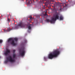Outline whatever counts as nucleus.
Returning <instances> with one entry per match:
<instances>
[{"label":"nucleus","mask_w":75,"mask_h":75,"mask_svg":"<svg viewBox=\"0 0 75 75\" xmlns=\"http://www.w3.org/2000/svg\"><path fill=\"white\" fill-rule=\"evenodd\" d=\"M14 40L16 42H17L18 41V38H15L14 39Z\"/></svg>","instance_id":"nucleus-11"},{"label":"nucleus","mask_w":75,"mask_h":75,"mask_svg":"<svg viewBox=\"0 0 75 75\" xmlns=\"http://www.w3.org/2000/svg\"><path fill=\"white\" fill-rule=\"evenodd\" d=\"M30 19H32L33 18L31 17H30Z\"/></svg>","instance_id":"nucleus-17"},{"label":"nucleus","mask_w":75,"mask_h":75,"mask_svg":"<svg viewBox=\"0 0 75 75\" xmlns=\"http://www.w3.org/2000/svg\"><path fill=\"white\" fill-rule=\"evenodd\" d=\"M62 10V8H60V11H61Z\"/></svg>","instance_id":"nucleus-20"},{"label":"nucleus","mask_w":75,"mask_h":75,"mask_svg":"<svg viewBox=\"0 0 75 75\" xmlns=\"http://www.w3.org/2000/svg\"><path fill=\"white\" fill-rule=\"evenodd\" d=\"M16 51V50H13V54H15V53Z\"/></svg>","instance_id":"nucleus-14"},{"label":"nucleus","mask_w":75,"mask_h":75,"mask_svg":"<svg viewBox=\"0 0 75 75\" xmlns=\"http://www.w3.org/2000/svg\"><path fill=\"white\" fill-rule=\"evenodd\" d=\"M18 26L20 27H25V24L23 23H19L18 25Z\"/></svg>","instance_id":"nucleus-7"},{"label":"nucleus","mask_w":75,"mask_h":75,"mask_svg":"<svg viewBox=\"0 0 75 75\" xmlns=\"http://www.w3.org/2000/svg\"><path fill=\"white\" fill-rule=\"evenodd\" d=\"M2 42V40H0V43H1Z\"/></svg>","instance_id":"nucleus-15"},{"label":"nucleus","mask_w":75,"mask_h":75,"mask_svg":"<svg viewBox=\"0 0 75 75\" xmlns=\"http://www.w3.org/2000/svg\"><path fill=\"white\" fill-rule=\"evenodd\" d=\"M43 15H44V16H48L47 15V13H46V12L45 13V14H44V13H43Z\"/></svg>","instance_id":"nucleus-12"},{"label":"nucleus","mask_w":75,"mask_h":75,"mask_svg":"<svg viewBox=\"0 0 75 75\" xmlns=\"http://www.w3.org/2000/svg\"><path fill=\"white\" fill-rule=\"evenodd\" d=\"M24 43H22L21 44V45H23V47L21 49L19 50V54L21 56L23 57L25 54L26 52L25 48L24 47L25 45V43L27 42V41L26 40H24Z\"/></svg>","instance_id":"nucleus-2"},{"label":"nucleus","mask_w":75,"mask_h":75,"mask_svg":"<svg viewBox=\"0 0 75 75\" xmlns=\"http://www.w3.org/2000/svg\"><path fill=\"white\" fill-rule=\"evenodd\" d=\"M28 4H30V2H29L28 3Z\"/></svg>","instance_id":"nucleus-21"},{"label":"nucleus","mask_w":75,"mask_h":75,"mask_svg":"<svg viewBox=\"0 0 75 75\" xmlns=\"http://www.w3.org/2000/svg\"><path fill=\"white\" fill-rule=\"evenodd\" d=\"M44 59H45V60H47V58H46V57H44Z\"/></svg>","instance_id":"nucleus-16"},{"label":"nucleus","mask_w":75,"mask_h":75,"mask_svg":"<svg viewBox=\"0 0 75 75\" xmlns=\"http://www.w3.org/2000/svg\"><path fill=\"white\" fill-rule=\"evenodd\" d=\"M8 42L10 43L12 45L16 46L17 45V44L15 43L14 40L13 38H9L8 41Z\"/></svg>","instance_id":"nucleus-5"},{"label":"nucleus","mask_w":75,"mask_h":75,"mask_svg":"<svg viewBox=\"0 0 75 75\" xmlns=\"http://www.w3.org/2000/svg\"><path fill=\"white\" fill-rule=\"evenodd\" d=\"M7 21H8V22H10V19H9L8 18Z\"/></svg>","instance_id":"nucleus-13"},{"label":"nucleus","mask_w":75,"mask_h":75,"mask_svg":"<svg viewBox=\"0 0 75 75\" xmlns=\"http://www.w3.org/2000/svg\"><path fill=\"white\" fill-rule=\"evenodd\" d=\"M59 19V15L58 14H56L54 16V18L52 17V18L51 20H50V19H47L46 21L47 22H50L51 23H54L55 21H56L57 20H58Z\"/></svg>","instance_id":"nucleus-3"},{"label":"nucleus","mask_w":75,"mask_h":75,"mask_svg":"<svg viewBox=\"0 0 75 75\" xmlns=\"http://www.w3.org/2000/svg\"><path fill=\"white\" fill-rule=\"evenodd\" d=\"M43 9H45V7L44 6H43Z\"/></svg>","instance_id":"nucleus-19"},{"label":"nucleus","mask_w":75,"mask_h":75,"mask_svg":"<svg viewBox=\"0 0 75 75\" xmlns=\"http://www.w3.org/2000/svg\"><path fill=\"white\" fill-rule=\"evenodd\" d=\"M13 59L11 56H9L6 58L10 62H16V60L14 58H15L16 57V54L15 53L13 54Z\"/></svg>","instance_id":"nucleus-4"},{"label":"nucleus","mask_w":75,"mask_h":75,"mask_svg":"<svg viewBox=\"0 0 75 75\" xmlns=\"http://www.w3.org/2000/svg\"><path fill=\"white\" fill-rule=\"evenodd\" d=\"M32 26H33V25H30L28 27V29L30 30H31V27H32Z\"/></svg>","instance_id":"nucleus-8"},{"label":"nucleus","mask_w":75,"mask_h":75,"mask_svg":"<svg viewBox=\"0 0 75 75\" xmlns=\"http://www.w3.org/2000/svg\"><path fill=\"white\" fill-rule=\"evenodd\" d=\"M63 17L62 16H61L60 17V21H62L63 20Z\"/></svg>","instance_id":"nucleus-10"},{"label":"nucleus","mask_w":75,"mask_h":75,"mask_svg":"<svg viewBox=\"0 0 75 75\" xmlns=\"http://www.w3.org/2000/svg\"><path fill=\"white\" fill-rule=\"evenodd\" d=\"M1 57H0V58Z\"/></svg>","instance_id":"nucleus-23"},{"label":"nucleus","mask_w":75,"mask_h":75,"mask_svg":"<svg viewBox=\"0 0 75 75\" xmlns=\"http://www.w3.org/2000/svg\"><path fill=\"white\" fill-rule=\"evenodd\" d=\"M28 32H29V30H28Z\"/></svg>","instance_id":"nucleus-22"},{"label":"nucleus","mask_w":75,"mask_h":75,"mask_svg":"<svg viewBox=\"0 0 75 75\" xmlns=\"http://www.w3.org/2000/svg\"><path fill=\"white\" fill-rule=\"evenodd\" d=\"M8 62V61H5V63H7Z\"/></svg>","instance_id":"nucleus-18"},{"label":"nucleus","mask_w":75,"mask_h":75,"mask_svg":"<svg viewBox=\"0 0 75 75\" xmlns=\"http://www.w3.org/2000/svg\"><path fill=\"white\" fill-rule=\"evenodd\" d=\"M10 53V51L8 49H6V52L4 53L5 55H7L8 54Z\"/></svg>","instance_id":"nucleus-6"},{"label":"nucleus","mask_w":75,"mask_h":75,"mask_svg":"<svg viewBox=\"0 0 75 75\" xmlns=\"http://www.w3.org/2000/svg\"><path fill=\"white\" fill-rule=\"evenodd\" d=\"M12 30V29H11V28L9 27V28H7V29L6 30V31L7 32H9Z\"/></svg>","instance_id":"nucleus-9"},{"label":"nucleus","mask_w":75,"mask_h":75,"mask_svg":"<svg viewBox=\"0 0 75 75\" xmlns=\"http://www.w3.org/2000/svg\"><path fill=\"white\" fill-rule=\"evenodd\" d=\"M60 54V52L58 50H55L51 53H50L48 56V58L50 59H52L54 57H56Z\"/></svg>","instance_id":"nucleus-1"}]
</instances>
